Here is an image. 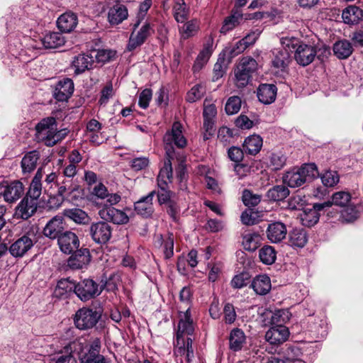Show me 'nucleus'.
I'll return each mask as SVG.
<instances>
[{
  "mask_svg": "<svg viewBox=\"0 0 363 363\" xmlns=\"http://www.w3.org/2000/svg\"><path fill=\"white\" fill-rule=\"evenodd\" d=\"M291 61V55L286 49H274L272 58V65L274 69L284 72Z\"/></svg>",
  "mask_w": 363,
  "mask_h": 363,
  "instance_id": "obj_22",
  "label": "nucleus"
},
{
  "mask_svg": "<svg viewBox=\"0 0 363 363\" xmlns=\"http://www.w3.org/2000/svg\"><path fill=\"white\" fill-rule=\"evenodd\" d=\"M154 32L150 24L145 23L140 30L135 33V30L130 34L127 49L128 51H133L138 47L142 45L147 38Z\"/></svg>",
  "mask_w": 363,
  "mask_h": 363,
  "instance_id": "obj_15",
  "label": "nucleus"
},
{
  "mask_svg": "<svg viewBox=\"0 0 363 363\" xmlns=\"http://www.w3.org/2000/svg\"><path fill=\"white\" fill-rule=\"evenodd\" d=\"M257 69V61L251 57H242L234 70L235 84L238 89L245 87Z\"/></svg>",
  "mask_w": 363,
  "mask_h": 363,
  "instance_id": "obj_5",
  "label": "nucleus"
},
{
  "mask_svg": "<svg viewBox=\"0 0 363 363\" xmlns=\"http://www.w3.org/2000/svg\"><path fill=\"white\" fill-rule=\"evenodd\" d=\"M40 41L43 46L46 49H55L62 46L65 43L62 34L57 32L45 35Z\"/></svg>",
  "mask_w": 363,
  "mask_h": 363,
  "instance_id": "obj_38",
  "label": "nucleus"
},
{
  "mask_svg": "<svg viewBox=\"0 0 363 363\" xmlns=\"http://www.w3.org/2000/svg\"><path fill=\"white\" fill-rule=\"evenodd\" d=\"M63 216L79 225H86L91 220L90 217L84 211L77 208L65 209Z\"/></svg>",
  "mask_w": 363,
  "mask_h": 363,
  "instance_id": "obj_36",
  "label": "nucleus"
},
{
  "mask_svg": "<svg viewBox=\"0 0 363 363\" xmlns=\"http://www.w3.org/2000/svg\"><path fill=\"white\" fill-rule=\"evenodd\" d=\"M68 348L78 356L81 363H106L104 356L100 354L101 340L99 337H91L88 342L77 339L69 343Z\"/></svg>",
  "mask_w": 363,
  "mask_h": 363,
  "instance_id": "obj_2",
  "label": "nucleus"
},
{
  "mask_svg": "<svg viewBox=\"0 0 363 363\" xmlns=\"http://www.w3.org/2000/svg\"><path fill=\"white\" fill-rule=\"evenodd\" d=\"M57 243L63 253L70 255L79 248L80 242L74 233L65 231L59 237Z\"/></svg>",
  "mask_w": 363,
  "mask_h": 363,
  "instance_id": "obj_16",
  "label": "nucleus"
},
{
  "mask_svg": "<svg viewBox=\"0 0 363 363\" xmlns=\"http://www.w3.org/2000/svg\"><path fill=\"white\" fill-rule=\"evenodd\" d=\"M206 92L205 87L201 84L194 85L186 94V99L188 102L193 103L201 99Z\"/></svg>",
  "mask_w": 363,
  "mask_h": 363,
  "instance_id": "obj_56",
  "label": "nucleus"
},
{
  "mask_svg": "<svg viewBox=\"0 0 363 363\" xmlns=\"http://www.w3.org/2000/svg\"><path fill=\"white\" fill-rule=\"evenodd\" d=\"M323 184L327 187H332L339 182V174L336 171L328 170L320 175Z\"/></svg>",
  "mask_w": 363,
  "mask_h": 363,
  "instance_id": "obj_55",
  "label": "nucleus"
},
{
  "mask_svg": "<svg viewBox=\"0 0 363 363\" xmlns=\"http://www.w3.org/2000/svg\"><path fill=\"white\" fill-rule=\"evenodd\" d=\"M155 193L156 191H152L134 203V209L138 215L145 218H150L152 216L154 213L152 200Z\"/></svg>",
  "mask_w": 363,
  "mask_h": 363,
  "instance_id": "obj_20",
  "label": "nucleus"
},
{
  "mask_svg": "<svg viewBox=\"0 0 363 363\" xmlns=\"http://www.w3.org/2000/svg\"><path fill=\"white\" fill-rule=\"evenodd\" d=\"M91 255L88 248L82 247L76 250L67 259V266L72 269L86 267L91 261Z\"/></svg>",
  "mask_w": 363,
  "mask_h": 363,
  "instance_id": "obj_14",
  "label": "nucleus"
},
{
  "mask_svg": "<svg viewBox=\"0 0 363 363\" xmlns=\"http://www.w3.org/2000/svg\"><path fill=\"white\" fill-rule=\"evenodd\" d=\"M173 16L178 23H184L189 18V9L184 0H174Z\"/></svg>",
  "mask_w": 363,
  "mask_h": 363,
  "instance_id": "obj_40",
  "label": "nucleus"
},
{
  "mask_svg": "<svg viewBox=\"0 0 363 363\" xmlns=\"http://www.w3.org/2000/svg\"><path fill=\"white\" fill-rule=\"evenodd\" d=\"M104 289L91 279H85L76 284L75 294L82 301H87L99 296Z\"/></svg>",
  "mask_w": 363,
  "mask_h": 363,
  "instance_id": "obj_7",
  "label": "nucleus"
},
{
  "mask_svg": "<svg viewBox=\"0 0 363 363\" xmlns=\"http://www.w3.org/2000/svg\"><path fill=\"white\" fill-rule=\"evenodd\" d=\"M94 62V57L91 53L82 54L76 56L72 62L74 73L80 74L86 70L92 69Z\"/></svg>",
  "mask_w": 363,
  "mask_h": 363,
  "instance_id": "obj_26",
  "label": "nucleus"
},
{
  "mask_svg": "<svg viewBox=\"0 0 363 363\" xmlns=\"http://www.w3.org/2000/svg\"><path fill=\"white\" fill-rule=\"evenodd\" d=\"M73 91V81L69 78H64L55 86L53 97L58 101H66L71 97Z\"/></svg>",
  "mask_w": 363,
  "mask_h": 363,
  "instance_id": "obj_19",
  "label": "nucleus"
},
{
  "mask_svg": "<svg viewBox=\"0 0 363 363\" xmlns=\"http://www.w3.org/2000/svg\"><path fill=\"white\" fill-rule=\"evenodd\" d=\"M224 320L227 324L233 323L237 318V314L233 304L227 303L223 308Z\"/></svg>",
  "mask_w": 363,
  "mask_h": 363,
  "instance_id": "obj_63",
  "label": "nucleus"
},
{
  "mask_svg": "<svg viewBox=\"0 0 363 363\" xmlns=\"http://www.w3.org/2000/svg\"><path fill=\"white\" fill-rule=\"evenodd\" d=\"M101 318V311L89 307L78 309L74 317L75 327L81 330H86L96 326Z\"/></svg>",
  "mask_w": 363,
  "mask_h": 363,
  "instance_id": "obj_6",
  "label": "nucleus"
},
{
  "mask_svg": "<svg viewBox=\"0 0 363 363\" xmlns=\"http://www.w3.org/2000/svg\"><path fill=\"white\" fill-rule=\"evenodd\" d=\"M179 320L177 330V338L186 339L188 337H191L194 334L195 326L193 318H191L189 308L184 313H179Z\"/></svg>",
  "mask_w": 363,
  "mask_h": 363,
  "instance_id": "obj_12",
  "label": "nucleus"
},
{
  "mask_svg": "<svg viewBox=\"0 0 363 363\" xmlns=\"http://www.w3.org/2000/svg\"><path fill=\"white\" fill-rule=\"evenodd\" d=\"M192 342L190 337L186 339L177 338L174 350L175 356L184 357L188 363L191 362L194 357Z\"/></svg>",
  "mask_w": 363,
  "mask_h": 363,
  "instance_id": "obj_18",
  "label": "nucleus"
},
{
  "mask_svg": "<svg viewBox=\"0 0 363 363\" xmlns=\"http://www.w3.org/2000/svg\"><path fill=\"white\" fill-rule=\"evenodd\" d=\"M128 16V9L125 6L116 4L111 7L108 12V21L111 25H118Z\"/></svg>",
  "mask_w": 363,
  "mask_h": 363,
  "instance_id": "obj_29",
  "label": "nucleus"
},
{
  "mask_svg": "<svg viewBox=\"0 0 363 363\" xmlns=\"http://www.w3.org/2000/svg\"><path fill=\"white\" fill-rule=\"evenodd\" d=\"M345 23L354 25L359 23L363 18V11L356 6H348L342 13Z\"/></svg>",
  "mask_w": 363,
  "mask_h": 363,
  "instance_id": "obj_31",
  "label": "nucleus"
},
{
  "mask_svg": "<svg viewBox=\"0 0 363 363\" xmlns=\"http://www.w3.org/2000/svg\"><path fill=\"white\" fill-rule=\"evenodd\" d=\"M242 202L248 207H253L259 203L261 196L253 194L250 190L245 189L242 192Z\"/></svg>",
  "mask_w": 363,
  "mask_h": 363,
  "instance_id": "obj_57",
  "label": "nucleus"
},
{
  "mask_svg": "<svg viewBox=\"0 0 363 363\" xmlns=\"http://www.w3.org/2000/svg\"><path fill=\"white\" fill-rule=\"evenodd\" d=\"M241 18L242 16L239 13H234L228 16L225 18L220 32L223 34H226L228 32L232 30L238 25L239 20Z\"/></svg>",
  "mask_w": 363,
  "mask_h": 363,
  "instance_id": "obj_53",
  "label": "nucleus"
},
{
  "mask_svg": "<svg viewBox=\"0 0 363 363\" xmlns=\"http://www.w3.org/2000/svg\"><path fill=\"white\" fill-rule=\"evenodd\" d=\"M277 88L273 84H261L257 89L259 101L264 104L273 103L277 97Z\"/></svg>",
  "mask_w": 363,
  "mask_h": 363,
  "instance_id": "obj_25",
  "label": "nucleus"
},
{
  "mask_svg": "<svg viewBox=\"0 0 363 363\" xmlns=\"http://www.w3.org/2000/svg\"><path fill=\"white\" fill-rule=\"evenodd\" d=\"M289 336L288 328L280 324L271 327L266 332L265 339L271 345H279L286 341Z\"/></svg>",
  "mask_w": 363,
  "mask_h": 363,
  "instance_id": "obj_17",
  "label": "nucleus"
},
{
  "mask_svg": "<svg viewBox=\"0 0 363 363\" xmlns=\"http://www.w3.org/2000/svg\"><path fill=\"white\" fill-rule=\"evenodd\" d=\"M212 54V45L208 43L198 55L194 62L193 69L194 70L201 69L205 64L207 63Z\"/></svg>",
  "mask_w": 363,
  "mask_h": 363,
  "instance_id": "obj_49",
  "label": "nucleus"
},
{
  "mask_svg": "<svg viewBox=\"0 0 363 363\" xmlns=\"http://www.w3.org/2000/svg\"><path fill=\"white\" fill-rule=\"evenodd\" d=\"M308 239V233L305 229L296 228L289 233L288 244L294 248H303Z\"/></svg>",
  "mask_w": 363,
  "mask_h": 363,
  "instance_id": "obj_28",
  "label": "nucleus"
},
{
  "mask_svg": "<svg viewBox=\"0 0 363 363\" xmlns=\"http://www.w3.org/2000/svg\"><path fill=\"white\" fill-rule=\"evenodd\" d=\"M286 157L281 152H274L270 156V165L275 170L281 169L286 163Z\"/></svg>",
  "mask_w": 363,
  "mask_h": 363,
  "instance_id": "obj_61",
  "label": "nucleus"
},
{
  "mask_svg": "<svg viewBox=\"0 0 363 363\" xmlns=\"http://www.w3.org/2000/svg\"><path fill=\"white\" fill-rule=\"evenodd\" d=\"M250 275L247 272H242L235 275L232 281L231 286L235 289H241L250 282Z\"/></svg>",
  "mask_w": 363,
  "mask_h": 363,
  "instance_id": "obj_60",
  "label": "nucleus"
},
{
  "mask_svg": "<svg viewBox=\"0 0 363 363\" xmlns=\"http://www.w3.org/2000/svg\"><path fill=\"white\" fill-rule=\"evenodd\" d=\"M242 101L239 96H230L225 106V110L227 114L233 115L237 113L241 108Z\"/></svg>",
  "mask_w": 363,
  "mask_h": 363,
  "instance_id": "obj_54",
  "label": "nucleus"
},
{
  "mask_svg": "<svg viewBox=\"0 0 363 363\" xmlns=\"http://www.w3.org/2000/svg\"><path fill=\"white\" fill-rule=\"evenodd\" d=\"M78 184H76L72 179L63 178L62 180L59 179L57 185V192L65 197L67 194H71L78 189Z\"/></svg>",
  "mask_w": 363,
  "mask_h": 363,
  "instance_id": "obj_46",
  "label": "nucleus"
},
{
  "mask_svg": "<svg viewBox=\"0 0 363 363\" xmlns=\"http://www.w3.org/2000/svg\"><path fill=\"white\" fill-rule=\"evenodd\" d=\"M24 192V186L22 182L13 181L11 182H4L0 184V199L9 203L18 200Z\"/></svg>",
  "mask_w": 363,
  "mask_h": 363,
  "instance_id": "obj_8",
  "label": "nucleus"
},
{
  "mask_svg": "<svg viewBox=\"0 0 363 363\" xmlns=\"http://www.w3.org/2000/svg\"><path fill=\"white\" fill-rule=\"evenodd\" d=\"M69 345L65 347L67 352L69 353H60L55 358V363H77L76 358L74 357V352L68 348Z\"/></svg>",
  "mask_w": 363,
  "mask_h": 363,
  "instance_id": "obj_64",
  "label": "nucleus"
},
{
  "mask_svg": "<svg viewBox=\"0 0 363 363\" xmlns=\"http://www.w3.org/2000/svg\"><path fill=\"white\" fill-rule=\"evenodd\" d=\"M99 216L105 222L116 225L126 224L129 221V217L124 211L107 204L99 211Z\"/></svg>",
  "mask_w": 363,
  "mask_h": 363,
  "instance_id": "obj_10",
  "label": "nucleus"
},
{
  "mask_svg": "<svg viewBox=\"0 0 363 363\" xmlns=\"http://www.w3.org/2000/svg\"><path fill=\"white\" fill-rule=\"evenodd\" d=\"M76 292V283L69 278L61 279L58 281L54 294L58 298H67L69 293Z\"/></svg>",
  "mask_w": 363,
  "mask_h": 363,
  "instance_id": "obj_35",
  "label": "nucleus"
},
{
  "mask_svg": "<svg viewBox=\"0 0 363 363\" xmlns=\"http://www.w3.org/2000/svg\"><path fill=\"white\" fill-rule=\"evenodd\" d=\"M299 218L303 225L312 227L319 220L320 213H316L314 209L306 208L303 212L300 213Z\"/></svg>",
  "mask_w": 363,
  "mask_h": 363,
  "instance_id": "obj_45",
  "label": "nucleus"
},
{
  "mask_svg": "<svg viewBox=\"0 0 363 363\" xmlns=\"http://www.w3.org/2000/svg\"><path fill=\"white\" fill-rule=\"evenodd\" d=\"M289 195V190L284 185H277L269 189L266 194L267 198L272 201H281Z\"/></svg>",
  "mask_w": 363,
  "mask_h": 363,
  "instance_id": "obj_44",
  "label": "nucleus"
},
{
  "mask_svg": "<svg viewBox=\"0 0 363 363\" xmlns=\"http://www.w3.org/2000/svg\"><path fill=\"white\" fill-rule=\"evenodd\" d=\"M152 6V0H145L140 4L139 11L137 16V21L133 25V29H136L141 21L144 19L147 11Z\"/></svg>",
  "mask_w": 363,
  "mask_h": 363,
  "instance_id": "obj_59",
  "label": "nucleus"
},
{
  "mask_svg": "<svg viewBox=\"0 0 363 363\" xmlns=\"http://www.w3.org/2000/svg\"><path fill=\"white\" fill-rule=\"evenodd\" d=\"M260 236L257 233H249L242 236V245L245 250L255 251L259 245Z\"/></svg>",
  "mask_w": 363,
  "mask_h": 363,
  "instance_id": "obj_48",
  "label": "nucleus"
},
{
  "mask_svg": "<svg viewBox=\"0 0 363 363\" xmlns=\"http://www.w3.org/2000/svg\"><path fill=\"white\" fill-rule=\"evenodd\" d=\"M77 23V14L71 11L62 14L57 21L58 28L64 33H70L74 30Z\"/></svg>",
  "mask_w": 363,
  "mask_h": 363,
  "instance_id": "obj_27",
  "label": "nucleus"
},
{
  "mask_svg": "<svg viewBox=\"0 0 363 363\" xmlns=\"http://www.w3.org/2000/svg\"><path fill=\"white\" fill-rule=\"evenodd\" d=\"M43 168L40 167L38 169L35 173L32 182L30 184V187L28 191L26 194V196H28L31 198L38 200L39 197L42 194V191L43 189Z\"/></svg>",
  "mask_w": 363,
  "mask_h": 363,
  "instance_id": "obj_34",
  "label": "nucleus"
},
{
  "mask_svg": "<svg viewBox=\"0 0 363 363\" xmlns=\"http://www.w3.org/2000/svg\"><path fill=\"white\" fill-rule=\"evenodd\" d=\"M333 52L339 59H346L352 55L353 48L348 40H339L334 44Z\"/></svg>",
  "mask_w": 363,
  "mask_h": 363,
  "instance_id": "obj_41",
  "label": "nucleus"
},
{
  "mask_svg": "<svg viewBox=\"0 0 363 363\" xmlns=\"http://www.w3.org/2000/svg\"><path fill=\"white\" fill-rule=\"evenodd\" d=\"M284 357L288 363H307L304 354L297 346H289L284 351Z\"/></svg>",
  "mask_w": 363,
  "mask_h": 363,
  "instance_id": "obj_43",
  "label": "nucleus"
},
{
  "mask_svg": "<svg viewBox=\"0 0 363 363\" xmlns=\"http://www.w3.org/2000/svg\"><path fill=\"white\" fill-rule=\"evenodd\" d=\"M36 242L33 232H28L16 240L9 247V252L15 257H23Z\"/></svg>",
  "mask_w": 363,
  "mask_h": 363,
  "instance_id": "obj_9",
  "label": "nucleus"
},
{
  "mask_svg": "<svg viewBox=\"0 0 363 363\" xmlns=\"http://www.w3.org/2000/svg\"><path fill=\"white\" fill-rule=\"evenodd\" d=\"M59 179L56 172H51L46 174L43 182L45 193L52 194V191H55L57 187Z\"/></svg>",
  "mask_w": 363,
  "mask_h": 363,
  "instance_id": "obj_52",
  "label": "nucleus"
},
{
  "mask_svg": "<svg viewBox=\"0 0 363 363\" xmlns=\"http://www.w3.org/2000/svg\"><path fill=\"white\" fill-rule=\"evenodd\" d=\"M260 261L264 264H272L277 259V252L270 245L263 246L259 251Z\"/></svg>",
  "mask_w": 363,
  "mask_h": 363,
  "instance_id": "obj_47",
  "label": "nucleus"
},
{
  "mask_svg": "<svg viewBox=\"0 0 363 363\" xmlns=\"http://www.w3.org/2000/svg\"><path fill=\"white\" fill-rule=\"evenodd\" d=\"M266 233L271 242L278 243L286 238L287 230L283 223L274 222L268 225Z\"/></svg>",
  "mask_w": 363,
  "mask_h": 363,
  "instance_id": "obj_24",
  "label": "nucleus"
},
{
  "mask_svg": "<svg viewBox=\"0 0 363 363\" xmlns=\"http://www.w3.org/2000/svg\"><path fill=\"white\" fill-rule=\"evenodd\" d=\"M182 126L179 122H174L171 130L167 132L164 135L163 142L167 160L164 161V166L160 169L157 178V184H160V185H168V182H172V167L171 160L174 157V145L179 148H183L186 145V140L182 134Z\"/></svg>",
  "mask_w": 363,
  "mask_h": 363,
  "instance_id": "obj_1",
  "label": "nucleus"
},
{
  "mask_svg": "<svg viewBox=\"0 0 363 363\" xmlns=\"http://www.w3.org/2000/svg\"><path fill=\"white\" fill-rule=\"evenodd\" d=\"M40 155L38 150H32L27 152L21 160V168L23 173L30 174L37 166Z\"/></svg>",
  "mask_w": 363,
  "mask_h": 363,
  "instance_id": "obj_37",
  "label": "nucleus"
},
{
  "mask_svg": "<svg viewBox=\"0 0 363 363\" xmlns=\"http://www.w3.org/2000/svg\"><path fill=\"white\" fill-rule=\"evenodd\" d=\"M116 55V52L111 50H99L94 55V60L98 62L105 63L112 60Z\"/></svg>",
  "mask_w": 363,
  "mask_h": 363,
  "instance_id": "obj_62",
  "label": "nucleus"
},
{
  "mask_svg": "<svg viewBox=\"0 0 363 363\" xmlns=\"http://www.w3.org/2000/svg\"><path fill=\"white\" fill-rule=\"evenodd\" d=\"M158 190L156 191L155 194L157 196V201L160 205L167 204L169 202L172 201V197L174 195V193L168 189V185H160V184H157Z\"/></svg>",
  "mask_w": 363,
  "mask_h": 363,
  "instance_id": "obj_51",
  "label": "nucleus"
},
{
  "mask_svg": "<svg viewBox=\"0 0 363 363\" xmlns=\"http://www.w3.org/2000/svg\"><path fill=\"white\" fill-rule=\"evenodd\" d=\"M247 48V47L246 46L245 43L241 39L234 45L226 48L222 52H225V57H227L229 60H231L232 58L241 54Z\"/></svg>",
  "mask_w": 363,
  "mask_h": 363,
  "instance_id": "obj_50",
  "label": "nucleus"
},
{
  "mask_svg": "<svg viewBox=\"0 0 363 363\" xmlns=\"http://www.w3.org/2000/svg\"><path fill=\"white\" fill-rule=\"evenodd\" d=\"M351 199V195L347 191H338L333 194L332 196V205L346 206Z\"/></svg>",
  "mask_w": 363,
  "mask_h": 363,
  "instance_id": "obj_58",
  "label": "nucleus"
},
{
  "mask_svg": "<svg viewBox=\"0 0 363 363\" xmlns=\"http://www.w3.org/2000/svg\"><path fill=\"white\" fill-rule=\"evenodd\" d=\"M36 130L38 138L49 147L62 140L67 134L62 130L57 131V122L53 117L43 119L36 125Z\"/></svg>",
  "mask_w": 363,
  "mask_h": 363,
  "instance_id": "obj_4",
  "label": "nucleus"
},
{
  "mask_svg": "<svg viewBox=\"0 0 363 363\" xmlns=\"http://www.w3.org/2000/svg\"><path fill=\"white\" fill-rule=\"evenodd\" d=\"M90 235L92 240L98 244H106L112 234L111 226L104 220L94 223L91 225Z\"/></svg>",
  "mask_w": 363,
  "mask_h": 363,
  "instance_id": "obj_11",
  "label": "nucleus"
},
{
  "mask_svg": "<svg viewBox=\"0 0 363 363\" xmlns=\"http://www.w3.org/2000/svg\"><path fill=\"white\" fill-rule=\"evenodd\" d=\"M318 176V167L314 163L304 164L288 171L283 177V182L289 187L296 188Z\"/></svg>",
  "mask_w": 363,
  "mask_h": 363,
  "instance_id": "obj_3",
  "label": "nucleus"
},
{
  "mask_svg": "<svg viewBox=\"0 0 363 363\" xmlns=\"http://www.w3.org/2000/svg\"><path fill=\"white\" fill-rule=\"evenodd\" d=\"M251 287L259 295H266L272 288L270 278L266 274L256 276L251 284Z\"/></svg>",
  "mask_w": 363,
  "mask_h": 363,
  "instance_id": "obj_33",
  "label": "nucleus"
},
{
  "mask_svg": "<svg viewBox=\"0 0 363 363\" xmlns=\"http://www.w3.org/2000/svg\"><path fill=\"white\" fill-rule=\"evenodd\" d=\"M229 348L233 352L242 350L246 342V336L242 330L235 328L229 334Z\"/></svg>",
  "mask_w": 363,
  "mask_h": 363,
  "instance_id": "obj_32",
  "label": "nucleus"
},
{
  "mask_svg": "<svg viewBox=\"0 0 363 363\" xmlns=\"http://www.w3.org/2000/svg\"><path fill=\"white\" fill-rule=\"evenodd\" d=\"M155 244L163 247V254L166 259L174 255V235L168 233L166 235L159 234L155 237Z\"/></svg>",
  "mask_w": 363,
  "mask_h": 363,
  "instance_id": "obj_30",
  "label": "nucleus"
},
{
  "mask_svg": "<svg viewBox=\"0 0 363 363\" xmlns=\"http://www.w3.org/2000/svg\"><path fill=\"white\" fill-rule=\"evenodd\" d=\"M230 60L229 59H226L225 53L221 52L219 56L217 62L214 65L213 69V81H217L220 78H221L226 72V69L228 65Z\"/></svg>",
  "mask_w": 363,
  "mask_h": 363,
  "instance_id": "obj_42",
  "label": "nucleus"
},
{
  "mask_svg": "<svg viewBox=\"0 0 363 363\" xmlns=\"http://www.w3.org/2000/svg\"><path fill=\"white\" fill-rule=\"evenodd\" d=\"M64 223L62 216H55L45 225L43 229V234L50 239H59L63 233Z\"/></svg>",
  "mask_w": 363,
  "mask_h": 363,
  "instance_id": "obj_23",
  "label": "nucleus"
},
{
  "mask_svg": "<svg viewBox=\"0 0 363 363\" xmlns=\"http://www.w3.org/2000/svg\"><path fill=\"white\" fill-rule=\"evenodd\" d=\"M37 207L38 200L26 196L17 206L15 215L17 218L26 220L35 213Z\"/></svg>",
  "mask_w": 363,
  "mask_h": 363,
  "instance_id": "obj_21",
  "label": "nucleus"
},
{
  "mask_svg": "<svg viewBox=\"0 0 363 363\" xmlns=\"http://www.w3.org/2000/svg\"><path fill=\"white\" fill-rule=\"evenodd\" d=\"M316 55L315 47L301 43L295 50L294 59L299 65L306 67L314 60Z\"/></svg>",
  "mask_w": 363,
  "mask_h": 363,
  "instance_id": "obj_13",
  "label": "nucleus"
},
{
  "mask_svg": "<svg viewBox=\"0 0 363 363\" xmlns=\"http://www.w3.org/2000/svg\"><path fill=\"white\" fill-rule=\"evenodd\" d=\"M262 138L257 135L247 137L244 142L243 147L247 154L255 155L262 147Z\"/></svg>",
  "mask_w": 363,
  "mask_h": 363,
  "instance_id": "obj_39",
  "label": "nucleus"
}]
</instances>
